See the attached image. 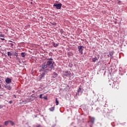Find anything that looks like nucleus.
I'll use <instances>...</instances> for the list:
<instances>
[{"instance_id":"a878e982","label":"nucleus","mask_w":127,"mask_h":127,"mask_svg":"<svg viewBox=\"0 0 127 127\" xmlns=\"http://www.w3.org/2000/svg\"><path fill=\"white\" fill-rule=\"evenodd\" d=\"M1 86H0V88H1Z\"/></svg>"},{"instance_id":"f8f14e48","label":"nucleus","mask_w":127,"mask_h":127,"mask_svg":"<svg viewBox=\"0 0 127 127\" xmlns=\"http://www.w3.org/2000/svg\"><path fill=\"white\" fill-rule=\"evenodd\" d=\"M25 53H21V56H22V57H25Z\"/></svg>"},{"instance_id":"6e6552de","label":"nucleus","mask_w":127,"mask_h":127,"mask_svg":"<svg viewBox=\"0 0 127 127\" xmlns=\"http://www.w3.org/2000/svg\"><path fill=\"white\" fill-rule=\"evenodd\" d=\"M90 121L92 124H94V122H95V118L94 117H90Z\"/></svg>"},{"instance_id":"393cba45","label":"nucleus","mask_w":127,"mask_h":127,"mask_svg":"<svg viewBox=\"0 0 127 127\" xmlns=\"http://www.w3.org/2000/svg\"><path fill=\"white\" fill-rule=\"evenodd\" d=\"M1 96H2V95H0V97H1Z\"/></svg>"},{"instance_id":"2eb2a0df","label":"nucleus","mask_w":127,"mask_h":127,"mask_svg":"<svg viewBox=\"0 0 127 127\" xmlns=\"http://www.w3.org/2000/svg\"><path fill=\"white\" fill-rule=\"evenodd\" d=\"M9 123H10L11 126H14V123H13V122L9 121Z\"/></svg>"},{"instance_id":"0eeeda50","label":"nucleus","mask_w":127,"mask_h":127,"mask_svg":"<svg viewBox=\"0 0 127 127\" xmlns=\"http://www.w3.org/2000/svg\"><path fill=\"white\" fill-rule=\"evenodd\" d=\"M5 88L6 89H7V90H11V87H10V85H6Z\"/></svg>"},{"instance_id":"f03ea898","label":"nucleus","mask_w":127,"mask_h":127,"mask_svg":"<svg viewBox=\"0 0 127 127\" xmlns=\"http://www.w3.org/2000/svg\"><path fill=\"white\" fill-rule=\"evenodd\" d=\"M77 49H78V51L79 53H81V54H83V50H84V46H79L77 47Z\"/></svg>"},{"instance_id":"5701e85b","label":"nucleus","mask_w":127,"mask_h":127,"mask_svg":"<svg viewBox=\"0 0 127 127\" xmlns=\"http://www.w3.org/2000/svg\"><path fill=\"white\" fill-rule=\"evenodd\" d=\"M12 101H10L9 102V104H12Z\"/></svg>"},{"instance_id":"412c9836","label":"nucleus","mask_w":127,"mask_h":127,"mask_svg":"<svg viewBox=\"0 0 127 127\" xmlns=\"http://www.w3.org/2000/svg\"><path fill=\"white\" fill-rule=\"evenodd\" d=\"M54 47H57V46H58V45H57V44H55V45H54Z\"/></svg>"},{"instance_id":"4468645a","label":"nucleus","mask_w":127,"mask_h":127,"mask_svg":"<svg viewBox=\"0 0 127 127\" xmlns=\"http://www.w3.org/2000/svg\"><path fill=\"white\" fill-rule=\"evenodd\" d=\"M57 76H58V74L56 72H54V76H53L54 78L56 77Z\"/></svg>"},{"instance_id":"1a4fd4ad","label":"nucleus","mask_w":127,"mask_h":127,"mask_svg":"<svg viewBox=\"0 0 127 127\" xmlns=\"http://www.w3.org/2000/svg\"><path fill=\"white\" fill-rule=\"evenodd\" d=\"M56 106H58L59 105V102L58 101V100H57V98H56Z\"/></svg>"},{"instance_id":"9b49d317","label":"nucleus","mask_w":127,"mask_h":127,"mask_svg":"<svg viewBox=\"0 0 127 127\" xmlns=\"http://www.w3.org/2000/svg\"><path fill=\"white\" fill-rule=\"evenodd\" d=\"M7 55H8V56L10 57L12 55V54H11V53H10V52H8Z\"/></svg>"},{"instance_id":"aec40b11","label":"nucleus","mask_w":127,"mask_h":127,"mask_svg":"<svg viewBox=\"0 0 127 127\" xmlns=\"http://www.w3.org/2000/svg\"><path fill=\"white\" fill-rule=\"evenodd\" d=\"M2 108H3V106L0 105V109H2Z\"/></svg>"},{"instance_id":"6ab92c4d","label":"nucleus","mask_w":127,"mask_h":127,"mask_svg":"<svg viewBox=\"0 0 127 127\" xmlns=\"http://www.w3.org/2000/svg\"><path fill=\"white\" fill-rule=\"evenodd\" d=\"M40 99H42V94L40 95Z\"/></svg>"},{"instance_id":"b1692460","label":"nucleus","mask_w":127,"mask_h":127,"mask_svg":"<svg viewBox=\"0 0 127 127\" xmlns=\"http://www.w3.org/2000/svg\"><path fill=\"white\" fill-rule=\"evenodd\" d=\"M1 40H3H3H4V39L2 38V39H1Z\"/></svg>"},{"instance_id":"9d476101","label":"nucleus","mask_w":127,"mask_h":127,"mask_svg":"<svg viewBox=\"0 0 127 127\" xmlns=\"http://www.w3.org/2000/svg\"><path fill=\"white\" fill-rule=\"evenodd\" d=\"M54 109H55V107H51V108H50V111L51 112H53V111H54Z\"/></svg>"},{"instance_id":"f3484780","label":"nucleus","mask_w":127,"mask_h":127,"mask_svg":"<svg viewBox=\"0 0 127 127\" xmlns=\"http://www.w3.org/2000/svg\"><path fill=\"white\" fill-rule=\"evenodd\" d=\"M114 88L116 89H119V85H114Z\"/></svg>"},{"instance_id":"4be33fe9","label":"nucleus","mask_w":127,"mask_h":127,"mask_svg":"<svg viewBox=\"0 0 127 127\" xmlns=\"http://www.w3.org/2000/svg\"><path fill=\"white\" fill-rule=\"evenodd\" d=\"M44 99H45V100H47V97L46 96H44Z\"/></svg>"},{"instance_id":"7ed1b4c3","label":"nucleus","mask_w":127,"mask_h":127,"mask_svg":"<svg viewBox=\"0 0 127 127\" xmlns=\"http://www.w3.org/2000/svg\"><path fill=\"white\" fill-rule=\"evenodd\" d=\"M53 6H56L57 9H60L62 7V4L61 3H54Z\"/></svg>"},{"instance_id":"20e7f679","label":"nucleus","mask_w":127,"mask_h":127,"mask_svg":"<svg viewBox=\"0 0 127 127\" xmlns=\"http://www.w3.org/2000/svg\"><path fill=\"white\" fill-rule=\"evenodd\" d=\"M64 75L66 77H68V76H71V72H70V71H66L64 72Z\"/></svg>"},{"instance_id":"ddd939ff","label":"nucleus","mask_w":127,"mask_h":127,"mask_svg":"<svg viewBox=\"0 0 127 127\" xmlns=\"http://www.w3.org/2000/svg\"><path fill=\"white\" fill-rule=\"evenodd\" d=\"M97 60H98V59L97 58H94L92 59L93 62H96Z\"/></svg>"},{"instance_id":"cd10ccee","label":"nucleus","mask_w":127,"mask_h":127,"mask_svg":"<svg viewBox=\"0 0 127 127\" xmlns=\"http://www.w3.org/2000/svg\"><path fill=\"white\" fill-rule=\"evenodd\" d=\"M0 127H1L0 126Z\"/></svg>"},{"instance_id":"a211bd4d","label":"nucleus","mask_w":127,"mask_h":127,"mask_svg":"<svg viewBox=\"0 0 127 127\" xmlns=\"http://www.w3.org/2000/svg\"><path fill=\"white\" fill-rule=\"evenodd\" d=\"M82 89H81V88H79L77 92H80V91H81Z\"/></svg>"},{"instance_id":"39448f33","label":"nucleus","mask_w":127,"mask_h":127,"mask_svg":"<svg viewBox=\"0 0 127 127\" xmlns=\"http://www.w3.org/2000/svg\"><path fill=\"white\" fill-rule=\"evenodd\" d=\"M5 82L7 84H9V83H11V79H10L9 78H7L5 79Z\"/></svg>"},{"instance_id":"dca6fc26","label":"nucleus","mask_w":127,"mask_h":127,"mask_svg":"<svg viewBox=\"0 0 127 127\" xmlns=\"http://www.w3.org/2000/svg\"><path fill=\"white\" fill-rule=\"evenodd\" d=\"M9 123V121L5 122V123H4L5 126H7V125H8Z\"/></svg>"},{"instance_id":"bb28decb","label":"nucleus","mask_w":127,"mask_h":127,"mask_svg":"<svg viewBox=\"0 0 127 127\" xmlns=\"http://www.w3.org/2000/svg\"><path fill=\"white\" fill-rule=\"evenodd\" d=\"M31 3H32V2H31Z\"/></svg>"},{"instance_id":"f257e3e1","label":"nucleus","mask_w":127,"mask_h":127,"mask_svg":"<svg viewBox=\"0 0 127 127\" xmlns=\"http://www.w3.org/2000/svg\"><path fill=\"white\" fill-rule=\"evenodd\" d=\"M53 63H54V62H53V59H52V58L45 60L42 64V69H46L45 72L51 71V70L54 68Z\"/></svg>"},{"instance_id":"423d86ee","label":"nucleus","mask_w":127,"mask_h":127,"mask_svg":"<svg viewBox=\"0 0 127 127\" xmlns=\"http://www.w3.org/2000/svg\"><path fill=\"white\" fill-rule=\"evenodd\" d=\"M45 75V72H43L40 76H39V78H40V80H41V79H42V78H43V77H44V75Z\"/></svg>"}]
</instances>
